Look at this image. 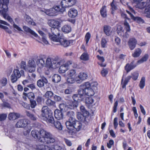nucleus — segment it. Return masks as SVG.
<instances>
[{
  "label": "nucleus",
  "mask_w": 150,
  "mask_h": 150,
  "mask_svg": "<svg viewBox=\"0 0 150 150\" xmlns=\"http://www.w3.org/2000/svg\"><path fill=\"white\" fill-rule=\"evenodd\" d=\"M121 17L124 18H125V20H128L130 22V19L128 17L127 15L124 12H122L121 13Z\"/></svg>",
  "instance_id": "nucleus-56"
},
{
  "label": "nucleus",
  "mask_w": 150,
  "mask_h": 150,
  "mask_svg": "<svg viewBox=\"0 0 150 150\" xmlns=\"http://www.w3.org/2000/svg\"><path fill=\"white\" fill-rule=\"evenodd\" d=\"M149 57V55L147 54H145L142 58L137 61V63L138 64L142 63L147 61Z\"/></svg>",
  "instance_id": "nucleus-38"
},
{
  "label": "nucleus",
  "mask_w": 150,
  "mask_h": 150,
  "mask_svg": "<svg viewBox=\"0 0 150 150\" xmlns=\"http://www.w3.org/2000/svg\"><path fill=\"white\" fill-rule=\"evenodd\" d=\"M68 76L73 77L76 74V71L74 69L69 70L67 73Z\"/></svg>",
  "instance_id": "nucleus-47"
},
{
  "label": "nucleus",
  "mask_w": 150,
  "mask_h": 150,
  "mask_svg": "<svg viewBox=\"0 0 150 150\" xmlns=\"http://www.w3.org/2000/svg\"><path fill=\"white\" fill-rule=\"evenodd\" d=\"M60 76L57 74L54 75L52 77V81L55 83H57L61 80Z\"/></svg>",
  "instance_id": "nucleus-35"
},
{
  "label": "nucleus",
  "mask_w": 150,
  "mask_h": 150,
  "mask_svg": "<svg viewBox=\"0 0 150 150\" xmlns=\"http://www.w3.org/2000/svg\"><path fill=\"white\" fill-rule=\"evenodd\" d=\"M81 127V124L79 122L75 120L73 128H74L77 131H79Z\"/></svg>",
  "instance_id": "nucleus-32"
},
{
  "label": "nucleus",
  "mask_w": 150,
  "mask_h": 150,
  "mask_svg": "<svg viewBox=\"0 0 150 150\" xmlns=\"http://www.w3.org/2000/svg\"><path fill=\"white\" fill-rule=\"evenodd\" d=\"M53 93L50 91H48L46 92L45 94V96L47 98H51L53 96Z\"/></svg>",
  "instance_id": "nucleus-50"
},
{
  "label": "nucleus",
  "mask_w": 150,
  "mask_h": 150,
  "mask_svg": "<svg viewBox=\"0 0 150 150\" xmlns=\"http://www.w3.org/2000/svg\"><path fill=\"white\" fill-rule=\"evenodd\" d=\"M51 149L52 150H66L64 147L59 144H54L52 146Z\"/></svg>",
  "instance_id": "nucleus-31"
},
{
  "label": "nucleus",
  "mask_w": 150,
  "mask_h": 150,
  "mask_svg": "<svg viewBox=\"0 0 150 150\" xmlns=\"http://www.w3.org/2000/svg\"><path fill=\"white\" fill-rule=\"evenodd\" d=\"M27 69L30 72H33L35 71L36 64L33 60L30 59L29 60L27 64Z\"/></svg>",
  "instance_id": "nucleus-8"
},
{
  "label": "nucleus",
  "mask_w": 150,
  "mask_h": 150,
  "mask_svg": "<svg viewBox=\"0 0 150 150\" xmlns=\"http://www.w3.org/2000/svg\"><path fill=\"white\" fill-rule=\"evenodd\" d=\"M100 13L101 16L104 18L107 16L106 7L105 6H103L100 10Z\"/></svg>",
  "instance_id": "nucleus-39"
},
{
  "label": "nucleus",
  "mask_w": 150,
  "mask_h": 150,
  "mask_svg": "<svg viewBox=\"0 0 150 150\" xmlns=\"http://www.w3.org/2000/svg\"><path fill=\"white\" fill-rule=\"evenodd\" d=\"M27 97L30 99V103H36V101L33 100L35 95L33 93L30 92L27 93Z\"/></svg>",
  "instance_id": "nucleus-30"
},
{
  "label": "nucleus",
  "mask_w": 150,
  "mask_h": 150,
  "mask_svg": "<svg viewBox=\"0 0 150 150\" xmlns=\"http://www.w3.org/2000/svg\"><path fill=\"white\" fill-rule=\"evenodd\" d=\"M27 115L29 117L31 120H35L36 119V117L35 115L30 113L28 111H26Z\"/></svg>",
  "instance_id": "nucleus-49"
},
{
  "label": "nucleus",
  "mask_w": 150,
  "mask_h": 150,
  "mask_svg": "<svg viewBox=\"0 0 150 150\" xmlns=\"http://www.w3.org/2000/svg\"><path fill=\"white\" fill-rule=\"evenodd\" d=\"M145 79L144 77L141 78L139 84V86L141 89H143L145 85Z\"/></svg>",
  "instance_id": "nucleus-44"
},
{
  "label": "nucleus",
  "mask_w": 150,
  "mask_h": 150,
  "mask_svg": "<svg viewBox=\"0 0 150 150\" xmlns=\"http://www.w3.org/2000/svg\"><path fill=\"white\" fill-rule=\"evenodd\" d=\"M3 3L0 4V8L7 10L8 9V5L9 3V0H2Z\"/></svg>",
  "instance_id": "nucleus-27"
},
{
  "label": "nucleus",
  "mask_w": 150,
  "mask_h": 150,
  "mask_svg": "<svg viewBox=\"0 0 150 150\" xmlns=\"http://www.w3.org/2000/svg\"><path fill=\"white\" fill-rule=\"evenodd\" d=\"M45 56L44 55H40L39 58L37 59L36 62L37 64L40 67L44 66L45 65V61L43 57L45 58Z\"/></svg>",
  "instance_id": "nucleus-17"
},
{
  "label": "nucleus",
  "mask_w": 150,
  "mask_h": 150,
  "mask_svg": "<svg viewBox=\"0 0 150 150\" xmlns=\"http://www.w3.org/2000/svg\"><path fill=\"white\" fill-rule=\"evenodd\" d=\"M7 117L6 113H2L0 114V121H2L5 120Z\"/></svg>",
  "instance_id": "nucleus-54"
},
{
  "label": "nucleus",
  "mask_w": 150,
  "mask_h": 150,
  "mask_svg": "<svg viewBox=\"0 0 150 150\" xmlns=\"http://www.w3.org/2000/svg\"><path fill=\"white\" fill-rule=\"evenodd\" d=\"M66 104H60L59 107L62 110H67V107Z\"/></svg>",
  "instance_id": "nucleus-59"
},
{
  "label": "nucleus",
  "mask_w": 150,
  "mask_h": 150,
  "mask_svg": "<svg viewBox=\"0 0 150 150\" xmlns=\"http://www.w3.org/2000/svg\"><path fill=\"white\" fill-rule=\"evenodd\" d=\"M94 99L91 97L86 98L85 100V103H92L94 102Z\"/></svg>",
  "instance_id": "nucleus-57"
},
{
  "label": "nucleus",
  "mask_w": 150,
  "mask_h": 150,
  "mask_svg": "<svg viewBox=\"0 0 150 150\" xmlns=\"http://www.w3.org/2000/svg\"><path fill=\"white\" fill-rule=\"evenodd\" d=\"M8 136L10 138H14L16 135L14 129L13 128L11 129H9L8 131Z\"/></svg>",
  "instance_id": "nucleus-25"
},
{
  "label": "nucleus",
  "mask_w": 150,
  "mask_h": 150,
  "mask_svg": "<svg viewBox=\"0 0 150 150\" xmlns=\"http://www.w3.org/2000/svg\"><path fill=\"white\" fill-rule=\"evenodd\" d=\"M64 64L60 66L58 71L59 73H64L68 70V68Z\"/></svg>",
  "instance_id": "nucleus-33"
},
{
  "label": "nucleus",
  "mask_w": 150,
  "mask_h": 150,
  "mask_svg": "<svg viewBox=\"0 0 150 150\" xmlns=\"http://www.w3.org/2000/svg\"><path fill=\"white\" fill-rule=\"evenodd\" d=\"M51 31L53 35L49 34V35L50 38L54 42H58V38L61 37V36H60V32H61L57 28H52L51 29Z\"/></svg>",
  "instance_id": "nucleus-5"
},
{
  "label": "nucleus",
  "mask_w": 150,
  "mask_h": 150,
  "mask_svg": "<svg viewBox=\"0 0 150 150\" xmlns=\"http://www.w3.org/2000/svg\"><path fill=\"white\" fill-rule=\"evenodd\" d=\"M78 12L76 10L71 8L70 9L68 12V15L71 18H75L77 15Z\"/></svg>",
  "instance_id": "nucleus-21"
},
{
  "label": "nucleus",
  "mask_w": 150,
  "mask_h": 150,
  "mask_svg": "<svg viewBox=\"0 0 150 150\" xmlns=\"http://www.w3.org/2000/svg\"><path fill=\"white\" fill-rule=\"evenodd\" d=\"M20 117L19 114L15 112H11L9 114L8 116L9 120L14 121L19 118Z\"/></svg>",
  "instance_id": "nucleus-18"
},
{
  "label": "nucleus",
  "mask_w": 150,
  "mask_h": 150,
  "mask_svg": "<svg viewBox=\"0 0 150 150\" xmlns=\"http://www.w3.org/2000/svg\"><path fill=\"white\" fill-rule=\"evenodd\" d=\"M87 76V74L84 72H81L78 76L79 78L82 80H84L86 79Z\"/></svg>",
  "instance_id": "nucleus-43"
},
{
  "label": "nucleus",
  "mask_w": 150,
  "mask_h": 150,
  "mask_svg": "<svg viewBox=\"0 0 150 150\" xmlns=\"http://www.w3.org/2000/svg\"><path fill=\"white\" fill-rule=\"evenodd\" d=\"M86 89H87L86 91V95L91 96L94 95L95 93L93 90V89L91 88L90 87V86H89L88 88H86Z\"/></svg>",
  "instance_id": "nucleus-36"
},
{
  "label": "nucleus",
  "mask_w": 150,
  "mask_h": 150,
  "mask_svg": "<svg viewBox=\"0 0 150 150\" xmlns=\"http://www.w3.org/2000/svg\"><path fill=\"white\" fill-rule=\"evenodd\" d=\"M54 115L55 118L57 120H60L63 118V115L62 112L58 109L55 110Z\"/></svg>",
  "instance_id": "nucleus-19"
},
{
  "label": "nucleus",
  "mask_w": 150,
  "mask_h": 150,
  "mask_svg": "<svg viewBox=\"0 0 150 150\" xmlns=\"http://www.w3.org/2000/svg\"><path fill=\"white\" fill-rule=\"evenodd\" d=\"M58 41L60 45L64 47H67L72 42V40H68L61 37L60 38H58Z\"/></svg>",
  "instance_id": "nucleus-10"
},
{
  "label": "nucleus",
  "mask_w": 150,
  "mask_h": 150,
  "mask_svg": "<svg viewBox=\"0 0 150 150\" xmlns=\"http://www.w3.org/2000/svg\"><path fill=\"white\" fill-rule=\"evenodd\" d=\"M24 76V72L23 70H21L20 71L18 69H14L13 73L11 75V81L12 83L16 82L18 79L21 76Z\"/></svg>",
  "instance_id": "nucleus-6"
},
{
  "label": "nucleus",
  "mask_w": 150,
  "mask_h": 150,
  "mask_svg": "<svg viewBox=\"0 0 150 150\" xmlns=\"http://www.w3.org/2000/svg\"><path fill=\"white\" fill-rule=\"evenodd\" d=\"M27 115L29 117L31 120H35L36 119V117L35 115L30 113L28 111H26Z\"/></svg>",
  "instance_id": "nucleus-48"
},
{
  "label": "nucleus",
  "mask_w": 150,
  "mask_h": 150,
  "mask_svg": "<svg viewBox=\"0 0 150 150\" xmlns=\"http://www.w3.org/2000/svg\"><path fill=\"white\" fill-rule=\"evenodd\" d=\"M124 24L125 26V28L126 29L127 32H130L131 30L130 27L128 23L127 22V21L126 20H125L124 22Z\"/></svg>",
  "instance_id": "nucleus-46"
},
{
  "label": "nucleus",
  "mask_w": 150,
  "mask_h": 150,
  "mask_svg": "<svg viewBox=\"0 0 150 150\" xmlns=\"http://www.w3.org/2000/svg\"><path fill=\"white\" fill-rule=\"evenodd\" d=\"M34 148L36 150H52L50 146L43 144L36 145L35 146Z\"/></svg>",
  "instance_id": "nucleus-11"
},
{
  "label": "nucleus",
  "mask_w": 150,
  "mask_h": 150,
  "mask_svg": "<svg viewBox=\"0 0 150 150\" xmlns=\"http://www.w3.org/2000/svg\"><path fill=\"white\" fill-rule=\"evenodd\" d=\"M103 31L107 36H110L111 33V27L108 25H104L103 27Z\"/></svg>",
  "instance_id": "nucleus-23"
},
{
  "label": "nucleus",
  "mask_w": 150,
  "mask_h": 150,
  "mask_svg": "<svg viewBox=\"0 0 150 150\" xmlns=\"http://www.w3.org/2000/svg\"><path fill=\"white\" fill-rule=\"evenodd\" d=\"M42 130H44L43 129H40L39 131L37 130H32L31 132V134L32 136L35 139H38L39 140V139L41 137V134H40V131Z\"/></svg>",
  "instance_id": "nucleus-20"
},
{
  "label": "nucleus",
  "mask_w": 150,
  "mask_h": 150,
  "mask_svg": "<svg viewBox=\"0 0 150 150\" xmlns=\"http://www.w3.org/2000/svg\"><path fill=\"white\" fill-rule=\"evenodd\" d=\"M128 43L130 50H132L135 47L137 41L134 38H131L129 40Z\"/></svg>",
  "instance_id": "nucleus-13"
},
{
  "label": "nucleus",
  "mask_w": 150,
  "mask_h": 150,
  "mask_svg": "<svg viewBox=\"0 0 150 150\" xmlns=\"http://www.w3.org/2000/svg\"><path fill=\"white\" fill-rule=\"evenodd\" d=\"M80 109L84 117H87L89 115V112L86 110L83 106H81L80 107Z\"/></svg>",
  "instance_id": "nucleus-34"
},
{
  "label": "nucleus",
  "mask_w": 150,
  "mask_h": 150,
  "mask_svg": "<svg viewBox=\"0 0 150 150\" xmlns=\"http://www.w3.org/2000/svg\"><path fill=\"white\" fill-rule=\"evenodd\" d=\"M52 63L51 68L55 69L64 64V61L63 60L61 59L58 57L56 56L52 58Z\"/></svg>",
  "instance_id": "nucleus-7"
},
{
  "label": "nucleus",
  "mask_w": 150,
  "mask_h": 150,
  "mask_svg": "<svg viewBox=\"0 0 150 150\" xmlns=\"http://www.w3.org/2000/svg\"><path fill=\"white\" fill-rule=\"evenodd\" d=\"M54 124V125L55 127L59 130H62V126L60 122L58 121L54 122V123L52 124Z\"/></svg>",
  "instance_id": "nucleus-40"
},
{
  "label": "nucleus",
  "mask_w": 150,
  "mask_h": 150,
  "mask_svg": "<svg viewBox=\"0 0 150 150\" xmlns=\"http://www.w3.org/2000/svg\"><path fill=\"white\" fill-rule=\"evenodd\" d=\"M62 31L65 33H68L71 30V26L68 25H64L62 28Z\"/></svg>",
  "instance_id": "nucleus-26"
},
{
  "label": "nucleus",
  "mask_w": 150,
  "mask_h": 150,
  "mask_svg": "<svg viewBox=\"0 0 150 150\" xmlns=\"http://www.w3.org/2000/svg\"><path fill=\"white\" fill-rule=\"evenodd\" d=\"M75 120L73 118H70L69 120L67 121L65 124L67 129H71L73 128Z\"/></svg>",
  "instance_id": "nucleus-15"
},
{
  "label": "nucleus",
  "mask_w": 150,
  "mask_h": 150,
  "mask_svg": "<svg viewBox=\"0 0 150 150\" xmlns=\"http://www.w3.org/2000/svg\"><path fill=\"white\" fill-rule=\"evenodd\" d=\"M114 144V141L112 139H110L109 140V142L107 143V146L109 149H110L112 145H113Z\"/></svg>",
  "instance_id": "nucleus-60"
},
{
  "label": "nucleus",
  "mask_w": 150,
  "mask_h": 150,
  "mask_svg": "<svg viewBox=\"0 0 150 150\" xmlns=\"http://www.w3.org/2000/svg\"><path fill=\"white\" fill-rule=\"evenodd\" d=\"M75 79L73 77L68 76L67 78V81L69 83H73L75 82Z\"/></svg>",
  "instance_id": "nucleus-51"
},
{
  "label": "nucleus",
  "mask_w": 150,
  "mask_h": 150,
  "mask_svg": "<svg viewBox=\"0 0 150 150\" xmlns=\"http://www.w3.org/2000/svg\"><path fill=\"white\" fill-rule=\"evenodd\" d=\"M147 3L146 2H139L137 4L136 7L141 9H144L146 6Z\"/></svg>",
  "instance_id": "nucleus-37"
},
{
  "label": "nucleus",
  "mask_w": 150,
  "mask_h": 150,
  "mask_svg": "<svg viewBox=\"0 0 150 150\" xmlns=\"http://www.w3.org/2000/svg\"><path fill=\"white\" fill-rule=\"evenodd\" d=\"M60 24L59 21L54 20H51L50 21L49 25L52 28H56L59 26Z\"/></svg>",
  "instance_id": "nucleus-22"
},
{
  "label": "nucleus",
  "mask_w": 150,
  "mask_h": 150,
  "mask_svg": "<svg viewBox=\"0 0 150 150\" xmlns=\"http://www.w3.org/2000/svg\"><path fill=\"white\" fill-rule=\"evenodd\" d=\"M24 18L25 19V21L28 24L33 25H35V23L33 21V20L31 18L30 16L26 14L24 16Z\"/></svg>",
  "instance_id": "nucleus-28"
},
{
  "label": "nucleus",
  "mask_w": 150,
  "mask_h": 150,
  "mask_svg": "<svg viewBox=\"0 0 150 150\" xmlns=\"http://www.w3.org/2000/svg\"><path fill=\"white\" fill-rule=\"evenodd\" d=\"M0 82L3 86H5L7 83V79L6 78L3 77L0 80Z\"/></svg>",
  "instance_id": "nucleus-53"
},
{
  "label": "nucleus",
  "mask_w": 150,
  "mask_h": 150,
  "mask_svg": "<svg viewBox=\"0 0 150 150\" xmlns=\"http://www.w3.org/2000/svg\"><path fill=\"white\" fill-rule=\"evenodd\" d=\"M54 99L53 102L55 103L56 102H60L62 98L60 96L55 95L54 97Z\"/></svg>",
  "instance_id": "nucleus-58"
},
{
  "label": "nucleus",
  "mask_w": 150,
  "mask_h": 150,
  "mask_svg": "<svg viewBox=\"0 0 150 150\" xmlns=\"http://www.w3.org/2000/svg\"><path fill=\"white\" fill-rule=\"evenodd\" d=\"M20 66L21 68L22 69L24 70H26V62L24 61H21L20 64Z\"/></svg>",
  "instance_id": "nucleus-61"
},
{
  "label": "nucleus",
  "mask_w": 150,
  "mask_h": 150,
  "mask_svg": "<svg viewBox=\"0 0 150 150\" xmlns=\"http://www.w3.org/2000/svg\"><path fill=\"white\" fill-rule=\"evenodd\" d=\"M134 61H133L130 64H126L125 67V68L127 73L129 72L131 70L134 68L136 66V65L134 64Z\"/></svg>",
  "instance_id": "nucleus-16"
},
{
  "label": "nucleus",
  "mask_w": 150,
  "mask_h": 150,
  "mask_svg": "<svg viewBox=\"0 0 150 150\" xmlns=\"http://www.w3.org/2000/svg\"><path fill=\"white\" fill-rule=\"evenodd\" d=\"M28 124V120L26 119H23L19 120L15 125V127L17 128H21L25 126Z\"/></svg>",
  "instance_id": "nucleus-9"
},
{
  "label": "nucleus",
  "mask_w": 150,
  "mask_h": 150,
  "mask_svg": "<svg viewBox=\"0 0 150 150\" xmlns=\"http://www.w3.org/2000/svg\"><path fill=\"white\" fill-rule=\"evenodd\" d=\"M142 52V50L139 48H137L135 49L133 54H132V56L135 58L139 57Z\"/></svg>",
  "instance_id": "nucleus-29"
},
{
  "label": "nucleus",
  "mask_w": 150,
  "mask_h": 150,
  "mask_svg": "<svg viewBox=\"0 0 150 150\" xmlns=\"http://www.w3.org/2000/svg\"><path fill=\"white\" fill-rule=\"evenodd\" d=\"M132 78V76H127L125 79L124 81V84L122 87L123 88L126 89V86L129 81V80Z\"/></svg>",
  "instance_id": "nucleus-45"
},
{
  "label": "nucleus",
  "mask_w": 150,
  "mask_h": 150,
  "mask_svg": "<svg viewBox=\"0 0 150 150\" xmlns=\"http://www.w3.org/2000/svg\"><path fill=\"white\" fill-rule=\"evenodd\" d=\"M23 28L26 32L29 33L36 37L38 36V35L33 31L31 30L30 28L26 26H24Z\"/></svg>",
  "instance_id": "nucleus-24"
},
{
  "label": "nucleus",
  "mask_w": 150,
  "mask_h": 150,
  "mask_svg": "<svg viewBox=\"0 0 150 150\" xmlns=\"http://www.w3.org/2000/svg\"><path fill=\"white\" fill-rule=\"evenodd\" d=\"M108 72V71L107 69L103 68V70L101 71V74L102 76H105L107 74Z\"/></svg>",
  "instance_id": "nucleus-64"
},
{
  "label": "nucleus",
  "mask_w": 150,
  "mask_h": 150,
  "mask_svg": "<svg viewBox=\"0 0 150 150\" xmlns=\"http://www.w3.org/2000/svg\"><path fill=\"white\" fill-rule=\"evenodd\" d=\"M132 79L134 80L135 81L137 79L139 74L138 72H135L132 73Z\"/></svg>",
  "instance_id": "nucleus-55"
},
{
  "label": "nucleus",
  "mask_w": 150,
  "mask_h": 150,
  "mask_svg": "<svg viewBox=\"0 0 150 150\" xmlns=\"http://www.w3.org/2000/svg\"><path fill=\"white\" fill-rule=\"evenodd\" d=\"M47 79L44 77H42L37 81V85L39 87H41L44 86L45 84H47Z\"/></svg>",
  "instance_id": "nucleus-14"
},
{
  "label": "nucleus",
  "mask_w": 150,
  "mask_h": 150,
  "mask_svg": "<svg viewBox=\"0 0 150 150\" xmlns=\"http://www.w3.org/2000/svg\"><path fill=\"white\" fill-rule=\"evenodd\" d=\"M62 3L66 4L64 6H63V5H61L62 6V7L65 8L66 7L72 6L75 4L76 1L75 0H63Z\"/></svg>",
  "instance_id": "nucleus-12"
},
{
  "label": "nucleus",
  "mask_w": 150,
  "mask_h": 150,
  "mask_svg": "<svg viewBox=\"0 0 150 150\" xmlns=\"http://www.w3.org/2000/svg\"><path fill=\"white\" fill-rule=\"evenodd\" d=\"M62 6H57L50 9L45 10V12L49 16H53L56 15L55 11L62 13L65 11V8L62 7Z\"/></svg>",
  "instance_id": "nucleus-4"
},
{
  "label": "nucleus",
  "mask_w": 150,
  "mask_h": 150,
  "mask_svg": "<svg viewBox=\"0 0 150 150\" xmlns=\"http://www.w3.org/2000/svg\"><path fill=\"white\" fill-rule=\"evenodd\" d=\"M41 117V119L48 124L54 123V119L52 113L47 106H44L42 108Z\"/></svg>",
  "instance_id": "nucleus-2"
},
{
  "label": "nucleus",
  "mask_w": 150,
  "mask_h": 150,
  "mask_svg": "<svg viewBox=\"0 0 150 150\" xmlns=\"http://www.w3.org/2000/svg\"><path fill=\"white\" fill-rule=\"evenodd\" d=\"M132 19L136 21L137 22L139 23H143L144 21L140 17H134V16H132Z\"/></svg>",
  "instance_id": "nucleus-41"
},
{
  "label": "nucleus",
  "mask_w": 150,
  "mask_h": 150,
  "mask_svg": "<svg viewBox=\"0 0 150 150\" xmlns=\"http://www.w3.org/2000/svg\"><path fill=\"white\" fill-rule=\"evenodd\" d=\"M40 133L42 137L39 139L40 142L43 143L45 142L47 144H49L55 142L54 137L50 132L44 130H42Z\"/></svg>",
  "instance_id": "nucleus-3"
},
{
  "label": "nucleus",
  "mask_w": 150,
  "mask_h": 150,
  "mask_svg": "<svg viewBox=\"0 0 150 150\" xmlns=\"http://www.w3.org/2000/svg\"><path fill=\"white\" fill-rule=\"evenodd\" d=\"M30 129L28 128H25L23 131V134L25 136H28L30 132Z\"/></svg>",
  "instance_id": "nucleus-63"
},
{
  "label": "nucleus",
  "mask_w": 150,
  "mask_h": 150,
  "mask_svg": "<svg viewBox=\"0 0 150 150\" xmlns=\"http://www.w3.org/2000/svg\"><path fill=\"white\" fill-rule=\"evenodd\" d=\"M89 86H90V83L88 82H86L80 85V88L78 91V94H74L72 96L75 102L78 103L83 101V96L86 95V94L87 89L86 88Z\"/></svg>",
  "instance_id": "nucleus-1"
},
{
  "label": "nucleus",
  "mask_w": 150,
  "mask_h": 150,
  "mask_svg": "<svg viewBox=\"0 0 150 150\" xmlns=\"http://www.w3.org/2000/svg\"><path fill=\"white\" fill-rule=\"evenodd\" d=\"M8 11V9H7V10H6L4 9L2 10V14L3 15V16L4 18L6 19H7V16H8L7 14L6 13V12Z\"/></svg>",
  "instance_id": "nucleus-62"
},
{
  "label": "nucleus",
  "mask_w": 150,
  "mask_h": 150,
  "mask_svg": "<svg viewBox=\"0 0 150 150\" xmlns=\"http://www.w3.org/2000/svg\"><path fill=\"white\" fill-rule=\"evenodd\" d=\"M52 58H51L50 57H48L45 62V64L46 66L50 68H51L52 64Z\"/></svg>",
  "instance_id": "nucleus-42"
},
{
  "label": "nucleus",
  "mask_w": 150,
  "mask_h": 150,
  "mask_svg": "<svg viewBox=\"0 0 150 150\" xmlns=\"http://www.w3.org/2000/svg\"><path fill=\"white\" fill-rule=\"evenodd\" d=\"M80 58L81 60L86 61L88 60V56L87 54L86 53H83L81 56Z\"/></svg>",
  "instance_id": "nucleus-52"
}]
</instances>
